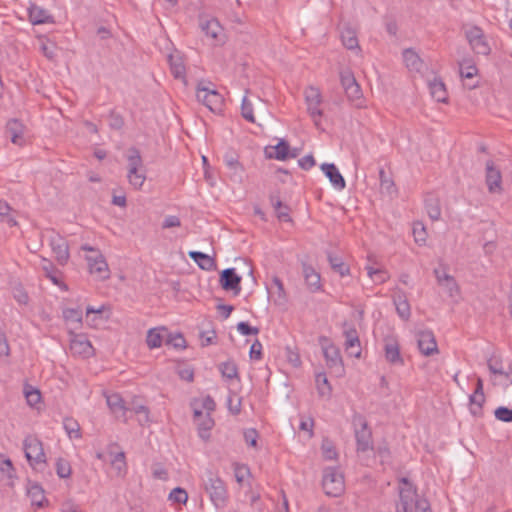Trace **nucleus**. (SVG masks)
Here are the masks:
<instances>
[{"label": "nucleus", "mask_w": 512, "mask_h": 512, "mask_svg": "<svg viewBox=\"0 0 512 512\" xmlns=\"http://www.w3.org/2000/svg\"><path fill=\"white\" fill-rule=\"evenodd\" d=\"M375 454L380 458L381 463L389 462L391 458V452L386 442L377 446Z\"/></svg>", "instance_id": "57"}, {"label": "nucleus", "mask_w": 512, "mask_h": 512, "mask_svg": "<svg viewBox=\"0 0 512 512\" xmlns=\"http://www.w3.org/2000/svg\"><path fill=\"white\" fill-rule=\"evenodd\" d=\"M403 60L409 70L420 71L423 66L422 60L413 49L403 51Z\"/></svg>", "instance_id": "39"}, {"label": "nucleus", "mask_w": 512, "mask_h": 512, "mask_svg": "<svg viewBox=\"0 0 512 512\" xmlns=\"http://www.w3.org/2000/svg\"><path fill=\"white\" fill-rule=\"evenodd\" d=\"M49 245L55 254L58 264L61 266L66 265L70 258L69 246L66 239L58 233H54L49 238Z\"/></svg>", "instance_id": "13"}, {"label": "nucleus", "mask_w": 512, "mask_h": 512, "mask_svg": "<svg viewBox=\"0 0 512 512\" xmlns=\"http://www.w3.org/2000/svg\"><path fill=\"white\" fill-rule=\"evenodd\" d=\"M249 356L252 360H261L262 359V344L261 342L256 339L251 347H250V351H249Z\"/></svg>", "instance_id": "61"}, {"label": "nucleus", "mask_w": 512, "mask_h": 512, "mask_svg": "<svg viewBox=\"0 0 512 512\" xmlns=\"http://www.w3.org/2000/svg\"><path fill=\"white\" fill-rule=\"evenodd\" d=\"M237 330L244 336L257 335L259 333V328L253 327L244 321L237 324Z\"/></svg>", "instance_id": "59"}, {"label": "nucleus", "mask_w": 512, "mask_h": 512, "mask_svg": "<svg viewBox=\"0 0 512 512\" xmlns=\"http://www.w3.org/2000/svg\"><path fill=\"white\" fill-rule=\"evenodd\" d=\"M198 435L203 440H208L210 438V431L214 426V420L210 414H205L202 418L196 421Z\"/></svg>", "instance_id": "38"}, {"label": "nucleus", "mask_w": 512, "mask_h": 512, "mask_svg": "<svg viewBox=\"0 0 512 512\" xmlns=\"http://www.w3.org/2000/svg\"><path fill=\"white\" fill-rule=\"evenodd\" d=\"M14 470L12 461L0 454V471L6 473L9 478H12Z\"/></svg>", "instance_id": "58"}, {"label": "nucleus", "mask_w": 512, "mask_h": 512, "mask_svg": "<svg viewBox=\"0 0 512 512\" xmlns=\"http://www.w3.org/2000/svg\"><path fill=\"white\" fill-rule=\"evenodd\" d=\"M24 131V124L17 118L10 119L6 124V134L15 145L22 146L25 143Z\"/></svg>", "instance_id": "19"}, {"label": "nucleus", "mask_w": 512, "mask_h": 512, "mask_svg": "<svg viewBox=\"0 0 512 512\" xmlns=\"http://www.w3.org/2000/svg\"><path fill=\"white\" fill-rule=\"evenodd\" d=\"M275 149V155L268 154V158H275L277 160L284 161L288 158H295L297 156V153L293 152L290 153V145L289 143L281 139L276 146H274Z\"/></svg>", "instance_id": "34"}, {"label": "nucleus", "mask_w": 512, "mask_h": 512, "mask_svg": "<svg viewBox=\"0 0 512 512\" xmlns=\"http://www.w3.org/2000/svg\"><path fill=\"white\" fill-rule=\"evenodd\" d=\"M485 402V395L472 393L469 396V410L470 413L475 417H481L483 415V404Z\"/></svg>", "instance_id": "40"}, {"label": "nucleus", "mask_w": 512, "mask_h": 512, "mask_svg": "<svg viewBox=\"0 0 512 512\" xmlns=\"http://www.w3.org/2000/svg\"><path fill=\"white\" fill-rule=\"evenodd\" d=\"M199 28L213 41V45H223L225 43L224 29L215 17L200 15Z\"/></svg>", "instance_id": "9"}, {"label": "nucleus", "mask_w": 512, "mask_h": 512, "mask_svg": "<svg viewBox=\"0 0 512 512\" xmlns=\"http://www.w3.org/2000/svg\"><path fill=\"white\" fill-rule=\"evenodd\" d=\"M29 20L33 25H40L45 23H53V16L42 7L31 4L28 8Z\"/></svg>", "instance_id": "27"}, {"label": "nucleus", "mask_w": 512, "mask_h": 512, "mask_svg": "<svg viewBox=\"0 0 512 512\" xmlns=\"http://www.w3.org/2000/svg\"><path fill=\"white\" fill-rule=\"evenodd\" d=\"M223 161L229 170V177L233 182L241 183L244 179L245 169L239 162V157L235 152H227Z\"/></svg>", "instance_id": "14"}, {"label": "nucleus", "mask_w": 512, "mask_h": 512, "mask_svg": "<svg viewBox=\"0 0 512 512\" xmlns=\"http://www.w3.org/2000/svg\"><path fill=\"white\" fill-rule=\"evenodd\" d=\"M417 344L420 352L425 356L439 352L434 333L431 330L419 331L417 333Z\"/></svg>", "instance_id": "17"}, {"label": "nucleus", "mask_w": 512, "mask_h": 512, "mask_svg": "<svg viewBox=\"0 0 512 512\" xmlns=\"http://www.w3.org/2000/svg\"><path fill=\"white\" fill-rule=\"evenodd\" d=\"M328 262L332 270L344 277L350 274L349 266L343 261L342 257L333 253H328Z\"/></svg>", "instance_id": "33"}, {"label": "nucleus", "mask_w": 512, "mask_h": 512, "mask_svg": "<svg viewBox=\"0 0 512 512\" xmlns=\"http://www.w3.org/2000/svg\"><path fill=\"white\" fill-rule=\"evenodd\" d=\"M431 96L438 102L445 103L447 101V91L445 84L441 79L435 78L429 82Z\"/></svg>", "instance_id": "36"}, {"label": "nucleus", "mask_w": 512, "mask_h": 512, "mask_svg": "<svg viewBox=\"0 0 512 512\" xmlns=\"http://www.w3.org/2000/svg\"><path fill=\"white\" fill-rule=\"evenodd\" d=\"M494 416L499 421L507 423L512 422V408L499 406L495 409Z\"/></svg>", "instance_id": "52"}, {"label": "nucleus", "mask_w": 512, "mask_h": 512, "mask_svg": "<svg viewBox=\"0 0 512 512\" xmlns=\"http://www.w3.org/2000/svg\"><path fill=\"white\" fill-rule=\"evenodd\" d=\"M400 484V501L397 504L396 510L397 512H413L415 502L418 500L416 488L406 477L400 479Z\"/></svg>", "instance_id": "7"}, {"label": "nucleus", "mask_w": 512, "mask_h": 512, "mask_svg": "<svg viewBox=\"0 0 512 512\" xmlns=\"http://www.w3.org/2000/svg\"><path fill=\"white\" fill-rule=\"evenodd\" d=\"M352 426L357 452L364 453L368 450H373L372 431L368 426L366 418L360 413H354L352 416Z\"/></svg>", "instance_id": "2"}, {"label": "nucleus", "mask_w": 512, "mask_h": 512, "mask_svg": "<svg viewBox=\"0 0 512 512\" xmlns=\"http://www.w3.org/2000/svg\"><path fill=\"white\" fill-rule=\"evenodd\" d=\"M327 367L336 375L344 374L343 360L340 350L334 344H328L322 347Z\"/></svg>", "instance_id": "12"}, {"label": "nucleus", "mask_w": 512, "mask_h": 512, "mask_svg": "<svg viewBox=\"0 0 512 512\" xmlns=\"http://www.w3.org/2000/svg\"><path fill=\"white\" fill-rule=\"evenodd\" d=\"M71 351L74 354L81 355L83 357H89L93 354V346L90 341L84 335H75L70 343Z\"/></svg>", "instance_id": "25"}, {"label": "nucleus", "mask_w": 512, "mask_h": 512, "mask_svg": "<svg viewBox=\"0 0 512 512\" xmlns=\"http://www.w3.org/2000/svg\"><path fill=\"white\" fill-rule=\"evenodd\" d=\"M341 40H342L343 45L347 49L352 50V49L358 48V39H357L356 33L351 28H346V29L342 30Z\"/></svg>", "instance_id": "44"}, {"label": "nucleus", "mask_w": 512, "mask_h": 512, "mask_svg": "<svg viewBox=\"0 0 512 512\" xmlns=\"http://www.w3.org/2000/svg\"><path fill=\"white\" fill-rule=\"evenodd\" d=\"M413 235L417 243H424L426 241V231L421 223L414 224Z\"/></svg>", "instance_id": "62"}, {"label": "nucleus", "mask_w": 512, "mask_h": 512, "mask_svg": "<svg viewBox=\"0 0 512 512\" xmlns=\"http://www.w3.org/2000/svg\"><path fill=\"white\" fill-rule=\"evenodd\" d=\"M435 277L440 286L444 287L450 297L459 293V287L455 278L445 272L441 273L438 269L434 270Z\"/></svg>", "instance_id": "28"}, {"label": "nucleus", "mask_w": 512, "mask_h": 512, "mask_svg": "<svg viewBox=\"0 0 512 512\" xmlns=\"http://www.w3.org/2000/svg\"><path fill=\"white\" fill-rule=\"evenodd\" d=\"M322 487L329 497H339L344 493V476L338 468L327 467L323 470Z\"/></svg>", "instance_id": "3"}, {"label": "nucleus", "mask_w": 512, "mask_h": 512, "mask_svg": "<svg viewBox=\"0 0 512 512\" xmlns=\"http://www.w3.org/2000/svg\"><path fill=\"white\" fill-rule=\"evenodd\" d=\"M302 273L308 290L312 293L322 290L320 274L309 264H302Z\"/></svg>", "instance_id": "21"}, {"label": "nucleus", "mask_w": 512, "mask_h": 512, "mask_svg": "<svg viewBox=\"0 0 512 512\" xmlns=\"http://www.w3.org/2000/svg\"><path fill=\"white\" fill-rule=\"evenodd\" d=\"M272 282H273L274 286L277 288V294H278V300H275V302L277 304H283L286 301V293H285L283 282L277 276H274L272 278Z\"/></svg>", "instance_id": "54"}, {"label": "nucleus", "mask_w": 512, "mask_h": 512, "mask_svg": "<svg viewBox=\"0 0 512 512\" xmlns=\"http://www.w3.org/2000/svg\"><path fill=\"white\" fill-rule=\"evenodd\" d=\"M487 366L489 371L494 375H501L504 374V370L502 368V362L497 357H491L487 361Z\"/></svg>", "instance_id": "55"}, {"label": "nucleus", "mask_w": 512, "mask_h": 512, "mask_svg": "<svg viewBox=\"0 0 512 512\" xmlns=\"http://www.w3.org/2000/svg\"><path fill=\"white\" fill-rule=\"evenodd\" d=\"M305 101L307 105V112L312 118L314 125L321 129V118L323 116V110L321 109L322 95L318 88L308 87L305 90Z\"/></svg>", "instance_id": "5"}, {"label": "nucleus", "mask_w": 512, "mask_h": 512, "mask_svg": "<svg viewBox=\"0 0 512 512\" xmlns=\"http://www.w3.org/2000/svg\"><path fill=\"white\" fill-rule=\"evenodd\" d=\"M109 126L115 130L122 129V127L124 126L123 117L120 114L111 111L109 114Z\"/></svg>", "instance_id": "60"}, {"label": "nucleus", "mask_w": 512, "mask_h": 512, "mask_svg": "<svg viewBox=\"0 0 512 512\" xmlns=\"http://www.w3.org/2000/svg\"><path fill=\"white\" fill-rule=\"evenodd\" d=\"M379 180L382 189H385L387 193L391 194L395 191V184L391 178H389L383 168L379 170Z\"/></svg>", "instance_id": "51"}, {"label": "nucleus", "mask_w": 512, "mask_h": 512, "mask_svg": "<svg viewBox=\"0 0 512 512\" xmlns=\"http://www.w3.org/2000/svg\"><path fill=\"white\" fill-rule=\"evenodd\" d=\"M241 114H242V117L245 120H247L248 122H250V123L255 122L252 103L248 100V98L246 96H244L242 99Z\"/></svg>", "instance_id": "50"}, {"label": "nucleus", "mask_w": 512, "mask_h": 512, "mask_svg": "<svg viewBox=\"0 0 512 512\" xmlns=\"http://www.w3.org/2000/svg\"><path fill=\"white\" fill-rule=\"evenodd\" d=\"M321 170L325 174V176L329 179L331 184L337 190H343L346 187V182L342 174L339 172L338 168L333 163H323L321 165Z\"/></svg>", "instance_id": "22"}, {"label": "nucleus", "mask_w": 512, "mask_h": 512, "mask_svg": "<svg viewBox=\"0 0 512 512\" xmlns=\"http://www.w3.org/2000/svg\"><path fill=\"white\" fill-rule=\"evenodd\" d=\"M111 458V465L114 470H116V475L123 477L127 472V463L126 456L123 451L113 453L111 450L109 451Z\"/></svg>", "instance_id": "32"}, {"label": "nucleus", "mask_w": 512, "mask_h": 512, "mask_svg": "<svg viewBox=\"0 0 512 512\" xmlns=\"http://www.w3.org/2000/svg\"><path fill=\"white\" fill-rule=\"evenodd\" d=\"M393 302L399 317L403 320H408L411 315V309L406 296L403 293L398 294L394 296Z\"/></svg>", "instance_id": "35"}, {"label": "nucleus", "mask_w": 512, "mask_h": 512, "mask_svg": "<svg viewBox=\"0 0 512 512\" xmlns=\"http://www.w3.org/2000/svg\"><path fill=\"white\" fill-rule=\"evenodd\" d=\"M322 451L325 459L332 460L337 457L335 448L333 447L332 443L327 440L322 444Z\"/></svg>", "instance_id": "63"}, {"label": "nucleus", "mask_w": 512, "mask_h": 512, "mask_svg": "<svg viewBox=\"0 0 512 512\" xmlns=\"http://www.w3.org/2000/svg\"><path fill=\"white\" fill-rule=\"evenodd\" d=\"M386 360L393 365H403L404 360L400 354V347L395 339H386L384 344Z\"/></svg>", "instance_id": "24"}, {"label": "nucleus", "mask_w": 512, "mask_h": 512, "mask_svg": "<svg viewBox=\"0 0 512 512\" xmlns=\"http://www.w3.org/2000/svg\"><path fill=\"white\" fill-rule=\"evenodd\" d=\"M168 62L172 75L176 79L184 80L186 76V68L182 55L179 52L171 53L168 55Z\"/></svg>", "instance_id": "29"}, {"label": "nucleus", "mask_w": 512, "mask_h": 512, "mask_svg": "<svg viewBox=\"0 0 512 512\" xmlns=\"http://www.w3.org/2000/svg\"><path fill=\"white\" fill-rule=\"evenodd\" d=\"M63 317L69 322H82V311L79 308H67L63 310Z\"/></svg>", "instance_id": "53"}, {"label": "nucleus", "mask_w": 512, "mask_h": 512, "mask_svg": "<svg viewBox=\"0 0 512 512\" xmlns=\"http://www.w3.org/2000/svg\"><path fill=\"white\" fill-rule=\"evenodd\" d=\"M86 260L88 262L89 272L93 275H96L100 280H106L110 276V271L108 268V264L101 253H97V255L87 256Z\"/></svg>", "instance_id": "15"}, {"label": "nucleus", "mask_w": 512, "mask_h": 512, "mask_svg": "<svg viewBox=\"0 0 512 512\" xmlns=\"http://www.w3.org/2000/svg\"><path fill=\"white\" fill-rule=\"evenodd\" d=\"M23 446L25 457L31 466L46 463L43 444L38 438L32 436L26 437Z\"/></svg>", "instance_id": "10"}, {"label": "nucleus", "mask_w": 512, "mask_h": 512, "mask_svg": "<svg viewBox=\"0 0 512 512\" xmlns=\"http://www.w3.org/2000/svg\"><path fill=\"white\" fill-rule=\"evenodd\" d=\"M425 209L432 221H437L441 217V208L439 199L433 195H429L424 201Z\"/></svg>", "instance_id": "37"}, {"label": "nucleus", "mask_w": 512, "mask_h": 512, "mask_svg": "<svg viewBox=\"0 0 512 512\" xmlns=\"http://www.w3.org/2000/svg\"><path fill=\"white\" fill-rule=\"evenodd\" d=\"M168 499L174 503L185 504L188 500V493L185 489L176 487L169 493Z\"/></svg>", "instance_id": "49"}, {"label": "nucleus", "mask_w": 512, "mask_h": 512, "mask_svg": "<svg viewBox=\"0 0 512 512\" xmlns=\"http://www.w3.org/2000/svg\"><path fill=\"white\" fill-rule=\"evenodd\" d=\"M25 397H26L27 403L31 406H34L35 404H37L40 401L41 394H40L39 390L31 389V390L25 391Z\"/></svg>", "instance_id": "64"}, {"label": "nucleus", "mask_w": 512, "mask_h": 512, "mask_svg": "<svg viewBox=\"0 0 512 512\" xmlns=\"http://www.w3.org/2000/svg\"><path fill=\"white\" fill-rule=\"evenodd\" d=\"M166 339V334L163 332L162 328H152L148 331L146 342L149 348H159L162 345V342Z\"/></svg>", "instance_id": "41"}, {"label": "nucleus", "mask_w": 512, "mask_h": 512, "mask_svg": "<svg viewBox=\"0 0 512 512\" xmlns=\"http://www.w3.org/2000/svg\"><path fill=\"white\" fill-rule=\"evenodd\" d=\"M106 402L110 411L117 419L127 421V412L130 411V409L125 406L124 400L120 394L114 393L106 396Z\"/></svg>", "instance_id": "20"}, {"label": "nucleus", "mask_w": 512, "mask_h": 512, "mask_svg": "<svg viewBox=\"0 0 512 512\" xmlns=\"http://www.w3.org/2000/svg\"><path fill=\"white\" fill-rule=\"evenodd\" d=\"M196 97L199 102L209 108L212 112H218L222 110L224 99L222 95L207 86L204 82H200L197 85Z\"/></svg>", "instance_id": "6"}, {"label": "nucleus", "mask_w": 512, "mask_h": 512, "mask_svg": "<svg viewBox=\"0 0 512 512\" xmlns=\"http://www.w3.org/2000/svg\"><path fill=\"white\" fill-rule=\"evenodd\" d=\"M56 473L60 478H69L72 473V468L68 460L64 458H58L56 460Z\"/></svg>", "instance_id": "47"}, {"label": "nucleus", "mask_w": 512, "mask_h": 512, "mask_svg": "<svg viewBox=\"0 0 512 512\" xmlns=\"http://www.w3.org/2000/svg\"><path fill=\"white\" fill-rule=\"evenodd\" d=\"M188 256L203 270L211 271L216 267L214 258L203 252L190 251Z\"/></svg>", "instance_id": "31"}, {"label": "nucleus", "mask_w": 512, "mask_h": 512, "mask_svg": "<svg viewBox=\"0 0 512 512\" xmlns=\"http://www.w3.org/2000/svg\"><path fill=\"white\" fill-rule=\"evenodd\" d=\"M466 38L475 53L479 55H488L490 53V46L481 28L477 26L469 28L466 31Z\"/></svg>", "instance_id": "11"}, {"label": "nucleus", "mask_w": 512, "mask_h": 512, "mask_svg": "<svg viewBox=\"0 0 512 512\" xmlns=\"http://www.w3.org/2000/svg\"><path fill=\"white\" fill-rule=\"evenodd\" d=\"M243 436H244V440L248 446H251L254 448L257 447V440H258L259 434L256 429L249 428V429L244 430Z\"/></svg>", "instance_id": "56"}, {"label": "nucleus", "mask_w": 512, "mask_h": 512, "mask_svg": "<svg viewBox=\"0 0 512 512\" xmlns=\"http://www.w3.org/2000/svg\"><path fill=\"white\" fill-rule=\"evenodd\" d=\"M345 348L351 356L359 358L361 356L360 340L355 328H349L344 331Z\"/></svg>", "instance_id": "26"}, {"label": "nucleus", "mask_w": 512, "mask_h": 512, "mask_svg": "<svg viewBox=\"0 0 512 512\" xmlns=\"http://www.w3.org/2000/svg\"><path fill=\"white\" fill-rule=\"evenodd\" d=\"M162 330L166 334L165 343L167 345H170L175 349H184L186 347V340L181 333H168L165 328H162Z\"/></svg>", "instance_id": "43"}, {"label": "nucleus", "mask_w": 512, "mask_h": 512, "mask_svg": "<svg viewBox=\"0 0 512 512\" xmlns=\"http://www.w3.org/2000/svg\"><path fill=\"white\" fill-rule=\"evenodd\" d=\"M41 267L45 273V277L48 278L54 285H57L62 290H68V286L63 281L60 280V271L54 266V264L51 261L43 259Z\"/></svg>", "instance_id": "30"}, {"label": "nucleus", "mask_w": 512, "mask_h": 512, "mask_svg": "<svg viewBox=\"0 0 512 512\" xmlns=\"http://www.w3.org/2000/svg\"><path fill=\"white\" fill-rule=\"evenodd\" d=\"M316 386L318 393L321 396H329L331 394L332 388L328 382L327 376L325 373H318L316 375Z\"/></svg>", "instance_id": "46"}, {"label": "nucleus", "mask_w": 512, "mask_h": 512, "mask_svg": "<svg viewBox=\"0 0 512 512\" xmlns=\"http://www.w3.org/2000/svg\"><path fill=\"white\" fill-rule=\"evenodd\" d=\"M486 184L490 193H499L502 191V175L492 160L486 162Z\"/></svg>", "instance_id": "18"}, {"label": "nucleus", "mask_w": 512, "mask_h": 512, "mask_svg": "<svg viewBox=\"0 0 512 512\" xmlns=\"http://www.w3.org/2000/svg\"><path fill=\"white\" fill-rule=\"evenodd\" d=\"M28 495L31 498V502L33 505L37 507L44 506V490L39 484H32L28 489Z\"/></svg>", "instance_id": "42"}, {"label": "nucleus", "mask_w": 512, "mask_h": 512, "mask_svg": "<svg viewBox=\"0 0 512 512\" xmlns=\"http://www.w3.org/2000/svg\"><path fill=\"white\" fill-rule=\"evenodd\" d=\"M63 427L67 432L69 438H81L80 425L73 418H65L63 420Z\"/></svg>", "instance_id": "45"}, {"label": "nucleus", "mask_w": 512, "mask_h": 512, "mask_svg": "<svg viewBox=\"0 0 512 512\" xmlns=\"http://www.w3.org/2000/svg\"><path fill=\"white\" fill-rule=\"evenodd\" d=\"M241 276L236 273L235 268L224 269L220 273V285L225 291H233L238 295L241 291Z\"/></svg>", "instance_id": "16"}, {"label": "nucleus", "mask_w": 512, "mask_h": 512, "mask_svg": "<svg viewBox=\"0 0 512 512\" xmlns=\"http://www.w3.org/2000/svg\"><path fill=\"white\" fill-rule=\"evenodd\" d=\"M204 485L212 503L216 507H224L227 502V490L224 481L212 471H208Z\"/></svg>", "instance_id": "4"}, {"label": "nucleus", "mask_w": 512, "mask_h": 512, "mask_svg": "<svg viewBox=\"0 0 512 512\" xmlns=\"http://www.w3.org/2000/svg\"><path fill=\"white\" fill-rule=\"evenodd\" d=\"M340 81L347 99L357 108L363 107L362 91L353 73L350 70L341 71Z\"/></svg>", "instance_id": "8"}, {"label": "nucleus", "mask_w": 512, "mask_h": 512, "mask_svg": "<svg viewBox=\"0 0 512 512\" xmlns=\"http://www.w3.org/2000/svg\"><path fill=\"white\" fill-rule=\"evenodd\" d=\"M270 204L274 208L276 217L281 222H291L290 207L283 203L278 193H271L269 196Z\"/></svg>", "instance_id": "23"}, {"label": "nucleus", "mask_w": 512, "mask_h": 512, "mask_svg": "<svg viewBox=\"0 0 512 512\" xmlns=\"http://www.w3.org/2000/svg\"><path fill=\"white\" fill-rule=\"evenodd\" d=\"M220 371H221L223 377L228 378V379H234L238 376L237 366L232 361H227V362L221 363Z\"/></svg>", "instance_id": "48"}, {"label": "nucleus", "mask_w": 512, "mask_h": 512, "mask_svg": "<svg viewBox=\"0 0 512 512\" xmlns=\"http://www.w3.org/2000/svg\"><path fill=\"white\" fill-rule=\"evenodd\" d=\"M127 162V179L129 184L137 190L141 189L146 180V174L140 151L137 148H129Z\"/></svg>", "instance_id": "1"}]
</instances>
